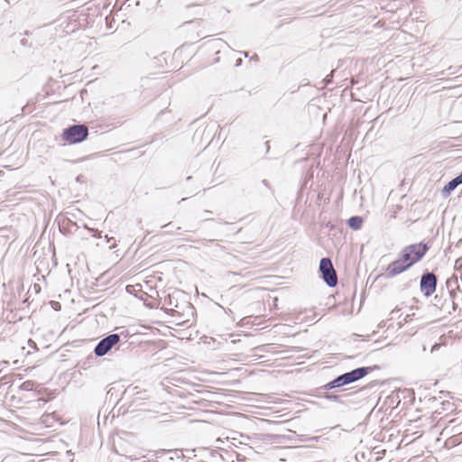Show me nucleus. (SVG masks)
I'll use <instances>...</instances> for the list:
<instances>
[{
	"label": "nucleus",
	"mask_w": 462,
	"mask_h": 462,
	"mask_svg": "<svg viewBox=\"0 0 462 462\" xmlns=\"http://www.w3.org/2000/svg\"><path fill=\"white\" fill-rule=\"evenodd\" d=\"M428 249L429 248L425 244H414L404 247L402 250L401 254L411 267L425 255Z\"/></svg>",
	"instance_id": "1"
},
{
	"label": "nucleus",
	"mask_w": 462,
	"mask_h": 462,
	"mask_svg": "<svg viewBox=\"0 0 462 462\" xmlns=\"http://www.w3.org/2000/svg\"><path fill=\"white\" fill-rule=\"evenodd\" d=\"M319 272L322 274L324 282L329 286L334 287L337 283V276L329 258H322L319 263Z\"/></svg>",
	"instance_id": "2"
},
{
	"label": "nucleus",
	"mask_w": 462,
	"mask_h": 462,
	"mask_svg": "<svg viewBox=\"0 0 462 462\" xmlns=\"http://www.w3.org/2000/svg\"><path fill=\"white\" fill-rule=\"evenodd\" d=\"M88 136V128L85 125H73L64 130L62 139L69 143L83 141Z\"/></svg>",
	"instance_id": "3"
},
{
	"label": "nucleus",
	"mask_w": 462,
	"mask_h": 462,
	"mask_svg": "<svg viewBox=\"0 0 462 462\" xmlns=\"http://www.w3.org/2000/svg\"><path fill=\"white\" fill-rule=\"evenodd\" d=\"M458 296L459 291H450L445 298L444 302L439 305V300L438 299V296H436L435 300H437V302L435 305L438 306L444 313L451 314L452 311H455L457 309L458 303L457 302V299Z\"/></svg>",
	"instance_id": "4"
},
{
	"label": "nucleus",
	"mask_w": 462,
	"mask_h": 462,
	"mask_svg": "<svg viewBox=\"0 0 462 462\" xmlns=\"http://www.w3.org/2000/svg\"><path fill=\"white\" fill-rule=\"evenodd\" d=\"M437 277L433 273H426L421 276L420 289L425 296H430L436 290Z\"/></svg>",
	"instance_id": "5"
},
{
	"label": "nucleus",
	"mask_w": 462,
	"mask_h": 462,
	"mask_svg": "<svg viewBox=\"0 0 462 462\" xmlns=\"http://www.w3.org/2000/svg\"><path fill=\"white\" fill-rule=\"evenodd\" d=\"M119 336L117 334H111L106 338L102 339L95 348V354L97 356H105L115 345L119 342Z\"/></svg>",
	"instance_id": "6"
},
{
	"label": "nucleus",
	"mask_w": 462,
	"mask_h": 462,
	"mask_svg": "<svg viewBox=\"0 0 462 462\" xmlns=\"http://www.w3.org/2000/svg\"><path fill=\"white\" fill-rule=\"evenodd\" d=\"M315 319L316 313L310 309L294 310L293 312H291V321H293L295 324L311 323Z\"/></svg>",
	"instance_id": "7"
},
{
	"label": "nucleus",
	"mask_w": 462,
	"mask_h": 462,
	"mask_svg": "<svg viewBox=\"0 0 462 462\" xmlns=\"http://www.w3.org/2000/svg\"><path fill=\"white\" fill-rule=\"evenodd\" d=\"M410 264L400 254V258L391 263L387 268V273L389 276H396L410 268Z\"/></svg>",
	"instance_id": "8"
},
{
	"label": "nucleus",
	"mask_w": 462,
	"mask_h": 462,
	"mask_svg": "<svg viewBox=\"0 0 462 462\" xmlns=\"http://www.w3.org/2000/svg\"><path fill=\"white\" fill-rule=\"evenodd\" d=\"M372 370V367H359L350 372L343 374L344 379L346 381V384H348L364 378Z\"/></svg>",
	"instance_id": "9"
},
{
	"label": "nucleus",
	"mask_w": 462,
	"mask_h": 462,
	"mask_svg": "<svg viewBox=\"0 0 462 462\" xmlns=\"http://www.w3.org/2000/svg\"><path fill=\"white\" fill-rule=\"evenodd\" d=\"M462 184V176L461 173L451 180L443 189L442 194L443 196H448L451 191H453L458 185Z\"/></svg>",
	"instance_id": "10"
},
{
	"label": "nucleus",
	"mask_w": 462,
	"mask_h": 462,
	"mask_svg": "<svg viewBox=\"0 0 462 462\" xmlns=\"http://www.w3.org/2000/svg\"><path fill=\"white\" fill-rule=\"evenodd\" d=\"M346 384V381L344 379V374L337 376L336 379L331 381L330 383L324 385L326 390H330L333 388L340 387Z\"/></svg>",
	"instance_id": "11"
},
{
	"label": "nucleus",
	"mask_w": 462,
	"mask_h": 462,
	"mask_svg": "<svg viewBox=\"0 0 462 462\" xmlns=\"http://www.w3.org/2000/svg\"><path fill=\"white\" fill-rule=\"evenodd\" d=\"M362 224L363 218L361 217H352L348 219V226L355 230L360 229Z\"/></svg>",
	"instance_id": "12"
},
{
	"label": "nucleus",
	"mask_w": 462,
	"mask_h": 462,
	"mask_svg": "<svg viewBox=\"0 0 462 462\" xmlns=\"http://www.w3.org/2000/svg\"><path fill=\"white\" fill-rule=\"evenodd\" d=\"M333 72H334V71H332V72L330 73V75H328V76L324 79L325 86H328V85L331 82L332 78H333Z\"/></svg>",
	"instance_id": "13"
},
{
	"label": "nucleus",
	"mask_w": 462,
	"mask_h": 462,
	"mask_svg": "<svg viewBox=\"0 0 462 462\" xmlns=\"http://www.w3.org/2000/svg\"><path fill=\"white\" fill-rule=\"evenodd\" d=\"M457 302L458 303L457 309H459V311H460L462 310V296L460 293L457 299Z\"/></svg>",
	"instance_id": "14"
},
{
	"label": "nucleus",
	"mask_w": 462,
	"mask_h": 462,
	"mask_svg": "<svg viewBox=\"0 0 462 462\" xmlns=\"http://www.w3.org/2000/svg\"><path fill=\"white\" fill-rule=\"evenodd\" d=\"M456 266L462 267V258L456 261Z\"/></svg>",
	"instance_id": "15"
},
{
	"label": "nucleus",
	"mask_w": 462,
	"mask_h": 462,
	"mask_svg": "<svg viewBox=\"0 0 462 462\" xmlns=\"http://www.w3.org/2000/svg\"><path fill=\"white\" fill-rule=\"evenodd\" d=\"M292 434H293V435H295V432H292V431L291 430V437H290L291 441H292Z\"/></svg>",
	"instance_id": "16"
},
{
	"label": "nucleus",
	"mask_w": 462,
	"mask_h": 462,
	"mask_svg": "<svg viewBox=\"0 0 462 462\" xmlns=\"http://www.w3.org/2000/svg\"><path fill=\"white\" fill-rule=\"evenodd\" d=\"M329 399H333V400H336L337 397V396H328Z\"/></svg>",
	"instance_id": "17"
},
{
	"label": "nucleus",
	"mask_w": 462,
	"mask_h": 462,
	"mask_svg": "<svg viewBox=\"0 0 462 462\" xmlns=\"http://www.w3.org/2000/svg\"><path fill=\"white\" fill-rule=\"evenodd\" d=\"M97 237H98V238H100V237H101V232H98V233H97Z\"/></svg>",
	"instance_id": "18"
},
{
	"label": "nucleus",
	"mask_w": 462,
	"mask_h": 462,
	"mask_svg": "<svg viewBox=\"0 0 462 462\" xmlns=\"http://www.w3.org/2000/svg\"><path fill=\"white\" fill-rule=\"evenodd\" d=\"M106 238L107 239V242H110V238H108L107 236H106Z\"/></svg>",
	"instance_id": "19"
},
{
	"label": "nucleus",
	"mask_w": 462,
	"mask_h": 462,
	"mask_svg": "<svg viewBox=\"0 0 462 462\" xmlns=\"http://www.w3.org/2000/svg\"><path fill=\"white\" fill-rule=\"evenodd\" d=\"M460 193H461V196H462V189H461V192H460Z\"/></svg>",
	"instance_id": "20"
}]
</instances>
